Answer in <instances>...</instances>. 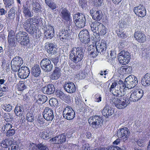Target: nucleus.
Returning <instances> with one entry per match:
<instances>
[{
	"label": "nucleus",
	"instance_id": "obj_10",
	"mask_svg": "<svg viewBox=\"0 0 150 150\" xmlns=\"http://www.w3.org/2000/svg\"><path fill=\"white\" fill-rule=\"evenodd\" d=\"M64 117L68 120H72L75 116V113L69 106H67L63 112Z\"/></svg>",
	"mask_w": 150,
	"mask_h": 150
},
{
	"label": "nucleus",
	"instance_id": "obj_62",
	"mask_svg": "<svg viewBox=\"0 0 150 150\" xmlns=\"http://www.w3.org/2000/svg\"><path fill=\"white\" fill-rule=\"evenodd\" d=\"M122 83H124L125 82L123 83L122 81H119L118 82L117 86L118 87H119L120 88V89H122L123 90L125 88V86H124L123 85H122V84H121Z\"/></svg>",
	"mask_w": 150,
	"mask_h": 150
},
{
	"label": "nucleus",
	"instance_id": "obj_54",
	"mask_svg": "<svg viewBox=\"0 0 150 150\" xmlns=\"http://www.w3.org/2000/svg\"><path fill=\"white\" fill-rule=\"evenodd\" d=\"M26 119L27 120L30 122H33L34 120V116L33 114L32 113H28L26 115Z\"/></svg>",
	"mask_w": 150,
	"mask_h": 150
},
{
	"label": "nucleus",
	"instance_id": "obj_34",
	"mask_svg": "<svg viewBox=\"0 0 150 150\" xmlns=\"http://www.w3.org/2000/svg\"><path fill=\"white\" fill-rule=\"evenodd\" d=\"M23 109L22 107L20 106H16L15 108V114L18 116H21L23 113Z\"/></svg>",
	"mask_w": 150,
	"mask_h": 150
},
{
	"label": "nucleus",
	"instance_id": "obj_53",
	"mask_svg": "<svg viewBox=\"0 0 150 150\" xmlns=\"http://www.w3.org/2000/svg\"><path fill=\"white\" fill-rule=\"evenodd\" d=\"M36 146L40 150H49L47 146L40 143L38 144Z\"/></svg>",
	"mask_w": 150,
	"mask_h": 150
},
{
	"label": "nucleus",
	"instance_id": "obj_14",
	"mask_svg": "<svg viewBox=\"0 0 150 150\" xmlns=\"http://www.w3.org/2000/svg\"><path fill=\"white\" fill-rule=\"evenodd\" d=\"M18 75L21 79H26L29 76L30 71L29 69L26 67H22L18 70Z\"/></svg>",
	"mask_w": 150,
	"mask_h": 150
},
{
	"label": "nucleus",
	"instance_id": "obj_64",
	"mask_svg": "<svg viewBox=\"0 0 150 150\" xmlns=\"http://www.w3.org/2000/svg\"><path fill=\"white\" fill-rule=\"evenodd\" d=\"M144 140L142 139H139L137 142V143L139 146L143 147L144 145Z\"/></svg>",
	"mask_w": 150,
	"mask_h": 150
},
{
	"label": "nucleus",
	"instance_id": "obj_46",
	"mask_svg": "<svg viewBox=\"0 0 150 150\" xmlns=\"http://www.w3.org/2000/svg\"><path fill=\"white\" fill-rule=\"evenodd\" d=\"M4 117L6 122H11L12 121L13 117L9 113H5L4 114Z\"/></svg>",
	"mask_w": 150,
	"mask_h": 150
},
{
	"label": "nucleus",
	"instance_id": "obj_57",
	"mask_svg": "<svg viewBox=\"0 0 150 150\" xmlns=\"http://www.w3.org/2000/svg\"><path fill=\"white\" fill-rule=\"evenodd\" d=\"M69 27H68V28L67 27H66V29H64V31H63V33L70 38V33L71 32L70 29H69Z\"/></svg>",
	"mask_w": 150,
	"mask_h": 150
},
{
	"label": "nucleus",
	"instance_id": "obj_63",
	"mask_svg": "<svg viewBox=\"0 0 150 150\" xmlns=\"http://www.w3.org/2000/svg\"><path fill=\"white\" fill-rule=\"evenodd\" d=\"M78 75V77H79V79H83L86 76V75L84 74V73L82 71L79 72Z\"/></svg>",
	"mask_w": 150,
	"mask_h": 150
},
{
	"label": "nucleus",
	"instance_id": "obj_28",
	"mask_svg": "<svg viewBox=\"0 0 150 150\" xmlns=\"http://www.w3.org/2000/svg\"><path fill=\"white\" fill-rule=\"evenodd\" d=\"M61 16L62 19L67 21H69L71 19L69 12L65 8H64L62 10Z\"/></svg>",
	"mask_w": 150,
	"mask_h": 150
},
{
	"label": "nucleus",
	"instance_id": "obj_36",
	"mask_svg": "<svg viewBox=\"0 0 150 150\" xmlns=\"http://www.w3.org/2000/svg\"><path fill=\"white\" fill-rule=\"evenodd\" d=\"M39 135L40 137L42 139H48L50 138L49 133L46 131H42L40 132Z\"/></svg>",
	"mask_w": 150,
	"mask_h": 150
},
{
	"label": "nucleus",
	"instance_id": "obj_15",
	"mask_svg": "<svg viewBox=\"0 0 150 150\" xmlns=\"http://www.w3.org/2000/svg\"><path fill=\"white\" fill-rule=\"evenodd\" d=\"M133 11L136 15L141 17H143L146 15V10L143 6H140L134 8Z\"/></svg>",
	"mask_w": 150,
	"mask_h": 150
},
{
	"label": "nucleus",
	"instance_id": "obj_30",
	"mask_svg": "<svg viewBox=\"0 0 150 150\" xmlns=\"http://www.w3.org/2000/svg\"><path fill=\"white\" fill-rule=\"evenodd\" d=\"M31 4L32 5V9L35 12L38 13L40 11L41 7L38 3L35 0H33Z\"/></svg>",
	"mask_w": 150,
	"mask_h": 150
},
{
	"label": "nucleus",
	"instance_id": "obj_56",
	"mask_svg": "<svg viewBox=\"0 0 150 150\" xmlns=\"http://www.w3.org/2000/svg\"><path fill=\"white\" fill-rule=\"evenodd\" d=\"M103 1V0H94L93 3L96 7H100L101 6Z\"/></svg>",
	"mask_w": 150,
	"mask_h": 150
},
{
	"label": "nucleus",
	"instance_id": "obj_12",
	"mask_svg": "<svg viewBox=\"0 0 150 150\" xmlns=\"http://www.w3.org/2000/svg\"><path fill=\"white\" fill-rule=\"evenodd\" d=\"M79 36L81 41L85 44L88 43L90 41L89 33L87 30L81 31Z\"/></svg>",
	"mask_w": 150,
	"mask_h": 150
},
{
	"label": "nucleus",
	"instance_id": "obj_9",
	"mask_svg": "<svg viewBox=\"0 0 150 150\" xmlns=\"http://www.w3.org/2000/svg\"><path fill=\"white\" fill-rule=\"evenodd\" d=\"M130 132L127 128L123 127L120 129L117 132L118 137L121 138L123 141L125 142L129 137Z\"/></svg>",
	"mask_w": 150,
	"mask_h": 150
},
{
	"label": "nucleus",
	"instance_id": "obj_32",
	"mask_svg": "<svg viewBox=\"0 0 150 150\" xmlns=\"http://www.w3.org/2000/svg\"><path fill=\"white\" fill-rule=\"evenodd\" d=\"M46 4L52 10H56L58 7L56 4L53 2L52 0H45Z\"/></svg>",
	"mask_w": 150,
	"mask_h": 150
},
{
	"label": "nucleus",
	"instance_id": "obj_5",
	"mask_svg": "<svg viewBox=\"0 0 150 150\" xmlns=\"http://www.w3.org/2000/svg\"><path fill=\"white\" fill-rule=\"evenodd\" d=\"M74 20L76 26L79 28H83L86 25V20L84 15L78 13L74 16Z\"/></svg>",
	"mask_w": 150,
	"mask_h": 150
},
{
	"label": "nucleus",
	"instance_id": "obj_55",
	"mask_svg": "<svg viewBox=\"0 0 150 150\" xmlns=\"http://www.w3.org/2000/svg\"><path fill=\"white\" fill-rule=\"evenodd\" d=\"M15 131L14 129L11 128L6 132V135L8 137L13 135L15 133Z\"/></svg>",
	"mask_w": 150,
	"mask_h": 150
},
{
	"label": "nucleus",
	"instance_id": "obj_25",
	"mask_svg": "<svg viewBox=\"0 0 150 150\" xmlns=\"http://www.w3.org/2000/svg\"><path fill=\"white\" fill-rule=\"evenodd\" d=\"M41 72V69L38 65H35L32 67L31 74L34 76L38 77L40 74Z\"/></svg>",
	"mask_w": 150,
	"mask_h": 150
},
{
	"label": "nucleus",
	"instance_id": "obj_41",
	"mask_svg": "<svg viewBox=\"0 0 150 150\" xmlns=\"http://www.w3.org/2000/svg\"><path fill=\"white\" fill-rule=\"evenodd\" d=\"M8 12V17L9 18H13L15 17L16 8L13 6Z\"/></svg>",
	"mask_w": 150,
	"mask_h": 150
},
{
	"label": "nucleus",
	"instance_id": "obj_48",
	"mask_svg": "<svg viewBox=\"0 0 150 150\" xmlns=\"http://www.w3.org/2000/svg\"><path fill=\"white\" fill-rule=\"evenodd\" d=\"M4 1L6 7L10 8L13 6V0H4Z\"/></svg>",
	"mask_w": 150,
	"mask_h": 150
},
{
	"label": "nucleus",
	"instance_id": "obj_8",
	"mask_svg": "<svg viewBox=\"0 0 150 150\" xmlns=\"http://www.w3.org/2000/svg\"><path fill=\"white\" fill-rule=\"evenodd\" d=\"M42 69L46 72L51 71L53 68V64L50 60L48 58H44L40 63Z\"/></svg>",
	"mask_w": 150,
	"mask_h": 150
},
{
	"label": "nucleus",
	"instance_id": "obj_3",
	"mask_svg": "<svg viewBox=\"0 0 150 150\" xmlns=\"http://www.w3.org/2000/svg\"><path fill=\"white\" fill-rule=\"evenodd\" d=\"M129 96V94L128 93L126 95V96L123 97V100H125V101H122L120 98L115 97H112L111 101L114 104L117 108L123 109L127 106V104L128 105L130 103V101L128 98Z\"/></svg>",
	"mask_w": 150,
	"mask_h": 150
},
{
	"label": "nucleus",
	"instance_id": "obj_37",
	"mask_svg": "<svg viewBox=\"0 0 150 150\" xmlns=\"http://www.w3.org/2000/svg\"><path fill=\"white\" fill-rule=\"evenodd\" d=\"M57 36L63 42H66L67 40L70 39L63 33V30L60 31Z\"/></svg>",
	"mask_w": 150,
	"mask_h": 150
},
{
	"label": "nucleus",
	"instance_id": "obj_44",
	"mask_svg": "<svg viewBox=\"0 0 150 150\" xmlns=\"http://www.w3.org/2000/svg\"><path fill=\"white\" fill-rule=\"evenodd\" d=\"M49 103L52 106H57L58 105V101L57 100L54 98H52L49 100Z\"/></svg>",
	"mask_w": 150,
	"mask_h": 150
},
{
	"label": "nucleus",
	"instance_id": "obj_33",
	"mask_svg": "<svg viewBox=\"0 0 150 150\" xmlns=\"http://www.w3.org/2000/svg\"><path fill=\"white\" fill-rule=\"evenodd\" d=\"M103 13L101 11H97L93 15H92V18L96 21H99L103 17Z\"/></svg>",
	"mask_w": 150,
	"mask_h": 150
},
{
	"label": "nucleus",
	"instance_id": "obj_59",
	"mask_svg": "<svg viewBox=\"0 0 150 150\" xmlns=\"http://www.w3.org/2000/svg\"><path fill=\"white\" fill-rule=\"evenodd\" d=\"M3 108L5 111L10 112L12 110V107L10 104H8L6 105L5 106H4Z\"/></svg>",
	"mask_w": 150,
	"mask_h": 150
},
{
	"label": "nucleus",
	"instance_id": "obj_1",
	"mask_svg": "<svg viewBox=\"0 0 150 150\" xmlns=\"http://www.w3.org/2000/svg\"><path fill=\"white\" fill-rule=\"evenodd\" d=\"M85 51L84 49L82 47H75L72 49L69 58L73 62L70 65L74 70L79 69L81 67V61L83 59Z\"/></svg>",
	"mask_w": 150,
	"mask_h": 150
},
{
	"label": "nucleus",
	"instance_id": "obj_50",
	"mask_svg": "<svg viewBox=\"0 0 150 150\" xmlns=\"http://www.w3.org/2000/svg\"><path fill=\"white\" fill-rule=\"evenodd\" d=\"M79 6L83 9L86 8L87 6L86 0H79Z\"/></svg>",
	"mask_w": 150,
	"mask_h": 150
},
{
	"label": "nucleus",
	"instance_id": "obj_42",
	"mask_svg": "<svg viewBox=\"0 0 150 150\" xmlns=\"http://www.w3.org/2000/svg\"><path fill=\"white\" fill-rule=\"evenodd\" d=\"M26 88V85L23 81H20L18 84L17 88L19 91H22Z\"/></svg>",
	"mask_w": 150,
	"mask_h": 150
},
{
	"label": "nucleus",
	"instance_id": "obj_35",
	"mask_svg": "<svg viewBox=\"0 0 150 150\" xmlns=\"http://www.w3.org/2000/svg\"><path fill=\"white\" fill-rule=\"evenodd\" d=\"M130 57H128L127 59L126 57L118 56V60L120 63L122 65H125L128 63L130 59Z\"/></svg>",
	"mask_w": 150,
	"mask_h": 150
},
{
	"label": "nucleus",
	"instance_id": "obj_18",
	"mask_svg": "<svg viewBox=\"0 0 150 150\" xmlns=\"http://www.w3.org/2000/svg\"><path fill=\"white\" fill-rule=\"evenodd\" d=\"M114 113L113 109L108 105L105 106L104 108L102 111V113L105 117L108 118L112 116Z\"/></svg>",
	"mask_w": 150,
	"mask_h": 150
},
{
	"label": "nucleus",
	"instance_id": "obj_24",
	"mask_svg": "<svg viewBox=\"0 0 150 150\" xmlns=\"http://www.w3.org/2000/svg\"><path fill=\"white\" fill-rule=\"evenodd\" d=\"M96 48L98 54H104L106 51V45L104 43L98 44L96 46Z\"/></svg>",
	"mask_w": 150,
	"mask_h": 150
},
{
	"label": "nucleus",
	"instance_id": "obj_11",
	"mask_svg": "<svg viewBox=\"0 0 150 150\" xmlns=\"http://www.w3.org/2000/svg\"><path fill=\"white\" fill-rule=\"evenodd\" d=\"M143 94L144 92L142 89L136 90L132 92L130 97L128 98L130 101L136 102L140 99Z\"/></svg>",
	"mask_w": 150,
	"mask_h": 150
},
{
	"label": "nucleus",
	"instance_id": "obj_40",
	"mask_svg": "<svg viewBox=\"0 0 150 150\" xmlns=\"http://www.w3.org/2000/svg\"><path fill=\"white\" fill-rule=\"evenodd\" d=\"M23 7V13L25 15V16L31 17L32 15L31 13L28 8V6L26 5L25 6H24Z\"/></svg>",
	"mask_w": 150,
	"mask_h": 150
},
{
	"label": "nucleus",
	"instance_id": "obj_2",
	"mask_svg": "<svg viewBox=\"0 0 150 150\" xmlns=\"http://www.w3.org/2000/svg\"><path fill=\"white\" fill-rule=\"evenodd\" d=\"M16 37L17 41L22 46L28 47L30 46L29 37L26 32L20 31Z\"/></svg>",
	"mask_w": 150,
	"mask_h": 150
},
{
	"label": "nucleus",
	"instance_id": "obj_22",
	"mask_svg": "<svg viewBox=\"0 0 150 150\" xmlns=\"http://www.w3.org/2000/svg\"><path fill=\"white\" fill-rule=\"evenodd\" d=\"M52 140L55 144H62L66 141V136L64 134H61L52 138Z\"/></svg>",
	"mask_w": 150,
	"mask_h": 150
},
{
	"label": "nucleus",
	"instance_id": "obj_17",
	"mask_svg": "<svg viewBox=\"0 0 150 150\" xmlns=\"http://www.w3.org/2000/svg\"><path fill=\"white\" fill-rule=\"evenodd\" d=\"M42 91L45 94L50 95L53 93L55 91V87L52 84H48L42 88Z\"/></svg>",
	"mask_w": 150,
	"mask_h": 150
},
{
	"label": "nucleus",
	"instance_id": "obj_58",
	"mask_svg": "<svg viewBox=\"0 0 150 150\" xmlns=\"http://www.w3.org/2000/svg\"><path fill=\"white\" fill-rule=\"evenodd\" d=\"M31 21V19H29L27 20L25 22H24L23 24V27L26 30L27 29L29 26L30 22Z\"/></svg>",
	"mask_w": 150,
	"mask_h": 150
},
{
	"label": "nucleus",
	"instance_id": "obj_38",
	"mask_svg": "<svg viewBox=\"0 0 150 150\" xmlns=\"http://www.w3.org/2000/svg\"><path fill=\"white\" fill-rule=\"evenodd\" d=\"M115 93L114 94L116 97H121L122 96H123L124 97L126 96V95L124 96L125 94L124 91L123 89H122L119 88V90H117V89L115 90Z\"/></svg>",
	"mask_w": 150,
	"mask_h": 150
},
{
	"label": "nucleus",
	"instance_id": "obj_60",
	"mask_svg": "<svg viewBox=\"0 0 150 150\" xmlns=\"http://www.w3.org/2000/svg\"><path fill=\"white\" fill-rule=\"evenodd\" d=\"M0 89L2 92H6L8 90L7 86L5 84L0 85Z\"/></svg>",
	"mask_w": 150,
	"mask_h": 150
},
{
	"label": "nucleus",
	"instance_id": "obj_51",
	"mask_svg": "<svg viewBox=\"0 0 150 150\" xmlns=\"http://www.w3.org/2000/svg\"><path fill=\"white\" fill-rule=\"evenodd\" d=\"M8 42L9 45L13 46L16 45V40L15 37L9 38H8Z\"/></svg>",
	"mask_w": 150,
	"mask_h": 150
},
{
	"label": "nucleus",
	"instance_id": "obj_21",
	"mask_svg": "<svg viewBox=\"0 0 150 150\" xmlns=\"http://www.w3.org/2000/svg\"><path fill=\"white\" fill-rule=\"evenodd\" d=\"M61 70L59 67H56L50 75V78L52 80H57L60 76Z\"/></svg>",
	"mask_w": 150,
	"mask_h": 150
},
{
	"label": "nucleus",
	"instance_id": "obj_47",
	"mask_svg": "<svg viewBox=\"0 0 150 150\" xmlns=\"http://www.w3.org/2000/svg\"><path fill=\"white\" fill-rule=\"evenodd\" d=\"M122 71L125 74H129L132 72V68L130 66H125L122 67Z\"/></svg>",
	"mask_w": 150,
	"mask_h": 150
},
{
	"label": "nucleus",
	"instance_id": "obj_20",
	"mask_svg": "<svg viewBox=\"0 0 150 150\" xmlns=\"http://www.w3.org/2000/svg\"><path fill=\"white\" fill-rule=\"evenodd\" d=\"M46 30H45L44 35L47 38H51L54 35V29L50 25L46 27Z\"/></svg>",
	"mask_w": 150,
	"mask_h": 150
},
{
	"label": "nucleus",
	"instance_id": "obj_16",
	"mask_svg": "<svg viewBox=\"0 0 150 150\" xmlns=\"http://www.w3.org/2000/svg\"><path fill=\"white\" fill-rule=\"evenodd\" d=\"M65 91L67 93H72L75 92L76 91V88L74 84L72 82H66L64 85Z\"/></svg>",
	"mask_w": 150,
	"mask_h": 150
},
{
	"label": "nucleus",
	"instance_id": "obj_23",
	"mask_svg": "<svg viewBox=\"0 0 150 150\" xmlns=\"http://www.w3.org/2000/svg\"><path fill=\"white\" fill-rule=\"evenodd\" d=\"M45 44L47 47V52L52 54H54L57 53V49L55 47V45L52 43H50L49 42H47Z\"/></svg>",
	"mask_w": 150,
	"mask_h": 150
},
{
	"label": "nucleus",
	"instance_id": "obj_52",
	"mask_svg": "<svg viewBox=\"0 0 150 150\" xmlns=\"http://www.w3.org/2000/svg\"><path fill=\"white\" fill-rule=\"evenodd\" d=\"M12 126L11 124L7 123L6 124V125H4V127L2 128V129H4V132H7L11 128H12Z\"/></svg>",
	"mask_w": 150,
	"mask_h": 150
},
{
	"label": "nucleus",
	"instance_id": "obj_31",
	"mask_svg": "<svg viewBox=\"0 0 150 150\" xmlns=\"http://www.w3.org/2000/svg\"><path fill=\"white\" fill-rule=\"evenodd\" d=\"M100 22L97 21H95L91 22L89 24L91 27V30L94 33H97V29Z\"/></svg>",
	"mask_w": 150,
	"mask_h": 150
},
{
	"label": "nucleus",
	"instance_id": "obj_27",
	"mask_svg": "<svg viewBox=\"0 0 150 150\" xmlns=\"http://www.w3.org/2000/svg\"><path fill=\"white\" fill-rule=\"evenodd\" d=\"M96 34H98L99 35H105L107 33V29L104 25L100 23L98 27Z\"/></svg>",
	"mask_w": 150,
	"mask_h": 150
},
{
	"label": "nucleus",
	"instance_id": "obj_13",
	"mask_svg": "<svg viewBox=\"0 0 150 150\" xmlns=\"http://www.w3.org/2000/svg\"><path fill=\"white\" fill-rule=\"evenodd\" d=\"M44 118L47 121H52L54 117L53 110L49 108L46 107L42 114Z\"/></svg>",
	"mask_w": 150,
	"mask_h": 150
},
{
	"label": "nucleus",
	"instance_id": "obj_7",
	"mask_svg": "<svg viewBox=\"0 0 150 150\" xmlns=\"http://www.w3.org/2000/svg\"><path fill=\"white\" fill-rule=\"evenodd\" d=\"M23 61L22 58L19 57H15L11 62V67L12 71L16 72L20 69L23 64Z\"/></svg>",
	"mask_w": 150,
	"mask_h": 150
},
{
	"label": "nucleus",
	"instance_id": "obj_43",
	"mask_svg": "<svg viewBox=\"0 0 150 150\" xmlns=\"http://www.w3.org/2000/svg\"><path fill=\"white\" fill-rule=\"evenodd\" d=\"M55 93L57 97L62 100L64 99L66 97V95L62 91L59 90L57 91Z\"/></svg>",
	"mask_w": 150,
	"mask_h": 150
},
{
	"label": "nucleus",
	"instance_id": "obj_45",
	"mask_svg": "<svg viewBox=\"0 0 150 150\" xmlns=\"http://www.w3.org/2000/svg\"><path fill=\"white\" fill-rule=\"evenodd\" d=\"M33 27L34 25L33 24H30L29 27L25 30L29 34L33 35L35 31V29Z\"/></svg>",
	"mask_w": 150,
	"mask_h": 150
},
{
	"label": "nucleus",
	"instance_id": "obj_4",
	"mask_svg": "<svg viewBox=\"0 0 150 150\" xmlns=\"http://www.w3.org/2000/svg\"><path fill=\"white\" fill-rule=\"evenodd\" d=\"M88 121L91 126L93 128L97 129L101 126L103 120V116L96 115L90 117Z\"/></svg>",
	"mask_w": 150,
	"mask_h": 150
},
{
	"label": "nucleus",
	"instance_id": "obj_6",
	"mask_svg": "<svg viewBox=\"0 0 150 150\" xmlns=\"http://www.w3.org/2000/svg\"><path fill=\"white\" fill-rule=\"evenodd\" d=\"M137 79L134 75H130L125 79V83H122V84L125 86V87L128 89L134 88L137 84Z\"/></svg>",
	"mask_w": 150,
	"mask_h": 150
},
{
	"label": "nucleus",
	"instance_id": "obj_49",
	"mask_svg": "<svg viewBox=\"0 0 150 150\" xmlns=\"http://www.w3.org/2000/svg\"><path fill=\"white\" fill-rule=\"evenodd\" d=\"M118 56H122L123 57H126L127 59L128 57H130L129 53L127 51L125 50H122L118 54Z\"/></svg>",
	"mask_w": 150,
	"mask_h": 150
},
{
	"label": "nucleus",
	"instance_id": "obj_61",
	"mask_svg": "<svg viewBox=\"0 0 150 150\" xmlns=\"http://www.w3.org/2000/svg\"><path fill=\"white\" fill-rule=\"evenodd\" d=\"M75 102L76 104L79 105L82 102L81 99L80 97L79 96V94H77V95L76 96V97L75 98Z\"/></svg>",
	"mask_w": 150,
	"mask_h": 150
},
{
	"label": "nucleus",
	"instance_id": "obj_26",
	"mask_svg": "<svg viewBox=\"0 0 150 150\" xmlns=\"http://www.w3.org/2000/svg\"><path fill=\"white\" fill-rule=\"evenodd\" d=\"M96 48L95 46L93 45H90L88 48V54L93 57H96L98 54Z\"/></svg>",
	"mask_w": 150,
	"mask_h": 150
},
{
	"label": "nucleus",
	"instance_id": "obj_29",
	"mask_svg": "<svg viewBox=\"0 0 150 150\" xmlns=\"http://www.w3.org/2000/svg\"><path fill=\"white\" fill-rule=\"evenodd\" d=\"M142 83L144 86H148L150 84V74L147 73L142 80Z\"/></svg>",
	"mask_w": 150,
	"mask_h": 150
},
{
	"label": "nucleus",
	"instance_id": "obj_19",
	"mask_svg": "<svg viewBox=\"0 0 150 150\" xmlns=\"http://www.w3.org/2000/svg\"><path fill=\"white\" fill-rule=\"evenodd\" d=\"M134 37L136 40L139 42H144L146 40V37L145 35L141 31L135 32Z\"/></svg>",
	"mask_w": 150,
	"mask_h": 150
},
{
	"label": "nucleus",
	"instance_id": "obj_39",
	"mask_svg": "<svg viewBox=\"0 0 150 150\" xmlns=\"http://www.w3.org/2000/svg\"><path fill=\"white\" fill-rule=\"evenodd\" d=\"M38 99L36 101L37 102L38 100L40 101L42 103H45L47 100V98L46 96L42 95H38Z\"/></svg>",
	"mask_w": 150,
	"mask_h": 150
}]
</instances>
